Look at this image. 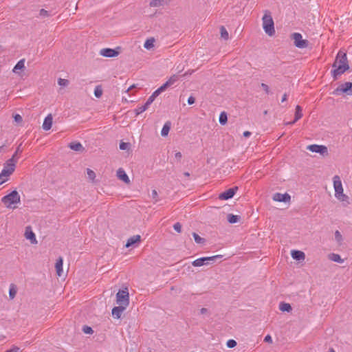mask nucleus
<instances>
[{
  "label": "nucleus",
  "mask_w": 352,
  "mask_h": 352,
  "mask_svg": "<svg viewBox=\"0 0 352 352\" xmlns=\"http://www.w3.org/2000/svg\"><path fill=\"white\" fill-rule=\"evenodd\" d=\"M332 67L334 68L331 71L333 77L334 79H337L338 76L349 69L346 54L339 51Z\"/></svg>",
  "instance_id": "obj_1"
},
{
  "label": "nucleus",
  "mask_w": 352,
  "mask_h": 352,
  "mask_svg": "<svg viewBox=\"0 0 352 352\" xmlns=\"http://www.w3.org/2000/svg\"><path fill=\"white\" fill-rule=\"evenodd\" d=\"M16 164L14 159H9L3 164V168L0 173L1 184L8 181V177L14 173Z\"/></svg>",
  "instance_id": "obj_2"
},
{
  "label": "nucleus",
  "mask_w": 352,
  "mask_h": 352,
  "mask_svg": "<svg viewBox=\"0 0 352 352\" xmlns=\"http://www.w3.org/2000/svg\"><path fill=\"white\" fill-rule=\"evenodd\" d=\"M21 198L16 190H13L1 198V202L8 208L15 209L16 204L20 203Z\"/></svg>",
  "instance_id": "obj_3"
},
{
  "label": "nucleus",
  "mask_w": 352,
  "mask_h": 352,
  "mask_svg": "<svg viewBox=\"0 0 352 352\" xmlns=\"http://www.w3.org/2000/svg\"><path fill=\"white\" fill-rule=\"evenodd\" d=\"M263 28L266 34L272 36L275 33L274 23L270 12L266 11L262 19Z\"/></svg>",
  "instance_id": "obj_4"
},
{
  "label": "nucleus",
  "mask_w": 352,
  "mask_h": 352,
  "mask_svg": "<svg viewBox=\"0 0 352 352\" xmlns=\"http://www.w3.org/2000/svg\"><path fill=\"white\" fill-rule=\"evenodd\" d=\"M333 187L335 190V197L340 201H344L348 199V196L343 193V188L341 179L338 175H335L333 178Z\"/></svg>",
  "instance_id": "obj_5"
},
{
  "label": "nucleus",
  "mask_w": 352,
  "mask_h": 352,
  "mask_svg": "<svg viewBox=\"0 0 352 352\" xmlns=\"http://www.w3.org/2000/svg\"><path fill=\"white\" fill-rule=\"evenodd\" d=\"M292 39L294 41V45L300 49L307 48L309 45V41L302 38L301 34L294 32L291 35Z\"/></svg>",
  "instance_id": "obj_6"
},
{
  "label": "nucleus",
  "mask_w": 352,
  "mask_h": 352,
  "mask_svg": "<svg viewBox=\"0 0 352 352\" xmlns=\"http://www.w3.org/2000/svg\"><path fill=\"white\" fill-rule=\"evenodd\" d=\"M116 302L119 305L127 307L129 303V296L127 289L120 290L116 294Z\"/></svg>",
  "instance_id": "obj_7"
},
{
  "label": "nucleus",
  "mask_w": 352,
  "mask_h": 352,
  "mask_svg": "<svg viewBox=\"0 0 352 352\" xmlns=\"http://www.w3.org/2000/svg\"><path fill=\"white\" fill-rule=\"evenodd\" d=\"M221 255H215L212 256H208V257H201L199 258L194 261H192V264L195 267H201L204 265H206L208 263L209 261H215L217 258H221Z\"/></svg>",
  "instance_id": "obj_8"
},
{
  "label": "nucleus",
  "mask_w": 352,
  "mask_h": 352,
  "mask_svg": "<svg viewBox=\"0 0 352 352\" xmlns=\"http://www.w3.org/2000/svg\"><path fill=\"white\" fill-rule=\"evenodd\" d=\"M307 148L313 153H320L322 156H327L328 155L327 147L324 145L311 144L309 145Z\"/></svg>",
  "instance_id": "obj_9"
},
{
  "label": "nucleus",
  "mask_w": 352,
  "mask_h": 352,
  "mask_svg": "<svg viewBox=\"0 0 352 352\" xmlns=\"http://www.w3.org/2000/svg\"><path fill=\"white\" fill-rule=\"evenodd\" d=\"M339 92L346 93L351 96L352 95V82H346L340 85L335 91L334 93L338 94Z\"/></svg>",
  "instance_id": "obj_10"
},
{
  "label": "nucleus",
  "mask_w": 352,
  "mask_h": 352,
  "mask_svg": "<svg viewBox=\"0 0 352 352\" xmlns=\"http://www.w3.org/2000/svg\"><path fill=\"white\" fill-rule=\"evenodd\" d=\"M238 190V187L235 186L234 188H229L228 190H226L225 192L221 193L219 195V198L221 200H228L229 199H231L234 195L235 192Z\"/></svg>",
  "instance_id": "obj_11"
},
{
  "label": "nucleus",
  "mask_w": 352,
  "mask_h": 352,
  "mask_svg": "<svg viewBox=\"0 0 352 352\" xmlns=\"http://www.w3.org/2000/svg\"><path fill=\"white\" fill-rule=\"evenodd\" d=\"M100 54L104 57L111 58L117 56L119 52L111 48H104L100 50Z\"/></svg>",
  "instance_id": "obj_12"
},
{
  "label": "nucleus",
  "mask_w": 352,
  "mask_h": 352,
  "mask_svg": "<svg viewBox=\"0 0 352 352\" xmlns=\"http://www.w3.org/2000/svg\"><path fill=\"white\" fill-rule=\"evenodd\" d=\"M273 199L279 202H287L290 201L291 197L287 192L284 194L276 192L274 195Z\"/></svg>",
  "instance_id": "obj_13"
},
{
  "label": "nucleus",
  "mask_w": 352,
  "mask_h": 352,
  "mask_svg": "<svg viewBox=\"0 0 352 352\" xmlns=\"http://www.w3.org/2000/svg\"><path fill=\"white\" fill-rule=\"evenodd\" d=\"M25 236L27 239L30 240V241L32 244L37 243L35 234L32 230V228L30 226H28L25 228Z\"/></svg>",
  "instance_id": "obj_14"
},
{
  "label": "nucleus",
  "mask_w": 352,
  "mask_h": 352,
  "mask_svg": "<svg viewBox=\"0 0 352 352\" xmlns=\"http://www.w3.org/2000/svg\"><path fill=\"white\" fill-rule=\"evenodd\" d=\"M126 307L119 305L113 308L111 314L114 318H120Z\"/></svg>",
  "instance_id": "obj_15"
},
{
  "label": "nucleus",
  "mask_w": 352,
  "mask_h": 352,
  "mask_svg": "<svg viewBox=\"0 0 352 352\" xmlns=\"http://www.w3.org/2000/svg\"><path fill=\"white\" fill-rule=\"evenodd\" d=\"M52 120L53 118L52 114H49L47 117H45L42 126L43 130L48 131L51 129L52 125Z\"/></svg>",
  "instance_id": "obj_16"
},
{
  "label": "nucleus",
  "mask_w": 352,
  "mask_h": 352,
  "mask_svg": "<svg viewBox=\"0 0 352 352\" xmlns=\"http://www.w3.org/2000/svg\"><path fill=\"white\" fill-rule=\"evenodd\" d=\"M117 177L120 180L123 181L126 184H129V182H130V180H129V178L128 175H126L125 171L122 168H120L117 170Z\"/></svg>",
  "instance_id": "obj_17"
},
{
  "label": "nucleus",
  "mask_w": 352,
  "mask_h": 352,
  "mask_svg": "<svg viewBox=\"0 0 352 352\" xmlns=\"http://www.w3.org/2000/svg\"><path fill=\"white\" fill-rule=\"evenodd\" d=\"M153 103V102L151 100H150L149 98L147 99L146 102H145V104H144V105L141 106V107H138L135 109V114L136 116L143 113L144 111H145L148 107Z\"/></svg>",
  "instance_id": "obj_18"
},
{
  "label": "nucleus",
  "mask_w": 352,
  "mask_h": 352,
  "mask_svg": "<svg viewBox=\"0 0 352 352\" xmlns=\"http://www.w3.org/2000/svg\"><path fill=\"white\" fill-rule=\"evenodd\" d=\"M291 254L292 258L297 261L304 260L305 258V253L300 250H292Z\"/></svg>",
  "instance_id": "obj_19"
},
{
  "label": "nucleus",
  "mask_w": 352,
  "mask_h": 352,
  "mask_svg": "<svg viewBox=\"0 0 352 352\" xmlns=\"http://www.w3.org/2000/svg\"><path fill=\"white\" fill-rule=\"evenodd\" d=\"M140 235H133V236L130 237L125 245L126 248H129L132 246L133 245L138 243L140 241Z\"/></svg>",
  "instance_id": "obj_20"
},
{
  "label": "nucleus",
  "mask_w": 352,
  "mask_h": 352,
  "mask_svg": "<svg viewBox=\"0 0 352 352\" xmlns=\"http://www.w3.org/2000/svg\"><path fill=\"white\" fill-rule=\"evenodd\" d=\"M69 147L73 151H80V152L83 151L85 149L84 147L82 146V144L78 142H71L69 144Z\"/></svg>",
  "instance_id": "obj_21"
},
{
  "label": "nucleus",
  "mask_w": 352,
  "mask_h": 352,
  "mask_svg": "<svg viewBox=\"0 0 352 352\" xmlns=\"http://www.w3.org/2000/svg\"><path fill=\"white\" fill-rule=\"evenodd\" d=\"M63 260L62 257H59L56 262L55 267L56 270L57 275L58 276H61L63 273Z\"/></svg>",
  "instance_id": "obj_22"
},
{
  "label": "nucleus",
  "mask_w": 352,
  "mask_h": 352,
  "mask_svg": "<svg viewBox=\"0 0 352 352\" xmlns=\"http://www.w3.org/2000/svg\"><path fill=\"white\" fill-rule=\"evenodd\" d=\"M178 76L174 74L170 76V78L162 85L166 89L167 87L174 85L178 80Z\"/></svg>",
  "instance_id": "obj_23"
},
{
  "label": "nucleus",
  "mask_w": 352,
  "mask_h": 352,
  "mask_svg": "<svg viewBox=\"0 0 352 352\" xmlns=\"http://www.w3.org/2000/svg\"><path fill=\"white\" fill-rule=\"evenodd\" d=\"M166 89L162 85L157 89H156L151 96H149L150 100L153 102L157 96H158L162 92L164 91Z\"/></svg>",
  "instance_id": "obj_24"
},
{
  "label": "nucleus",
  "mask_w": 352,
  "mask_h": 352,
  "mask_svg": "<svg viewBox=\"0 0 352 352\" xmlns=\"http://www.w3.org/2000/svg\"><path fill=\"white\" fill-rule=\"evenodd\" d=\"M168 0H153L150 2L151 7H160L167 4Z\"/></svg>",
  "instance_id": "obj_25"
},
{
  "label": "nucleus",
  "mask_w": 352,
  "mask_h": 352,
  "mask_svg": "<svg viewBox=\"0 0 352 352\" xmlns=\"http://www.w3.org/2000/svg\"><path fill=\"white\" fill-rule=\"evenodd\" d=\"M25 69V59H21L18 63L16 64V65L14 67L12 72L14 73H17L18 70H22Z\"/></svg>",
  "instance_id": "obj_26"
},
{
  "label": "nucleus",
  "mask_w": 352,
  "mask_h": 352,
  "mask_svg": "<svg viewBox=\"0 0 352 352\" xmlns=\"http://www.w3.org/2000/svg\"><path fill=\"white\" fill-rule=\"evenodd\" d=\"M329 258L332 261H334V262H336L338 263H342L344 262V259H342L341 258V256L338 254L331 253L329 255Z\"/></svg>",
  "instance_id": "obj_27"
},
{
  "label": "nucleus",
  "mask_w": 352,
  "mask_h": 352,
  "mask_svg": "<svg viewBox=\"0 0 352 352\" xmlns=\"http://www.w3.org/2000/svg\"><path fill=\"white\" fill-rule=\"evenodd\" d=\"M16 293H17V287L16 286L12 283L10 284V289H9V297L10 299H14L16 295Z\"/></svg>",
  "instance_id": "obj_28"
},
{
  "label": "nucleus",
  "mask_w": 352,
  "mask_h": 352,
  "mask_svg": "<svg viewBox=\"0 0 352 352\" xmlns=\"http://www.w3.org/2000/svg\"><path fill=\"white\" fill-rule=\"evenodd\" d=\"M170 125H171V124L170 122H166L164 124V125L163 126L162 129L161 131V135L162 136L165 137V136L168 135L170 129Z\"/></svg>",
  "instance_id": "obj_29"
},
{
  "label": "nucleus",
  "mask_w": 352,
  "mask_h": 352,
  "mask_svg": "<svg viewBox=\"0 0 352 352\" xmlns=\"http://www.w3.org/2000/svg\"><path fill=\"white\" fill-rule=\"evenodd\" d=\"M279 309L282 311L290 312L292 308L290 304L282 302L279 305Z\"/></svg>",
  "instance_id": "obj_30"
},
{
  "label": "nucleus",
  "mask_w": 352,
  "mask_h": 352,
  "mask_svg": "<svg viewBox=\"0 0 352 352\" xmlns=\"http://www.w3.org/2000/svg\"><path fill=\"white\" fill-rule=\"evenodd\" d=\"M241 219V217L239 215H234L232 214H229L228 215V221L230 223H235L239 221Z\"/></svg>",
  "instance_id": "obj_31"
},
{
  "label": "nucleus",
  "mask_w": 352,
  "mask_h": 352,
  "mask_svg": "<svg viewBox=\"0 0 352 352\" xmlns=\"http://www.w3.org/2000/svg\"><path fill=\"white\" fill-rule=\"evenodd\" d=\"M302 117V108L300 106L297 105L296 107L294 122H297Z\"/></svg>",
  "instance_id": "obj_32"
},
{
  "label": "nucleus",
  "mask_w": 352,
  "mask_h": 352,
  "mask_svg": "<svg viewBox=\"0 0 352 352\" xmlns=\"http://www.w3.org/2000/svg\"><path fill=\"white\" fill-rule=\"evenodd\" d=\"M21 144H20L19 145V146L16 148V151L14 152V153L13 154V155L12 156V157L10 159H14V162L17 163L18 160H19V155H20L21 153H22V150L21 148Z\"/></svg>",
  "instance_id": "obj_33"
},
{
  "label": "nucleus",
  "mask_w": 352,
  "mask_h": 352,
  "mask_svg": "<svg viewBox=\"0 0 352 352\" xmlns=\"http://www.w3.org/2000/svg\"><path fill=\"white\" fill-rule=\"evenodd\" d=\"M228 120L227 114L225 112H221L219 116V123L222 125H224L226 124Z\"/></svg>",
  "instance_id": "obj_34"
},
{
  "label": "nucleus",
  "mask_w": 352,
  "mask_h": 352,
  "mask_svg": "<svg viewBox=\"0 0 352 352\" xmlns=\"http://www.w3.org/2000/svg\"><path fill=\"white\" fill-rule=\"evenodd\" d=\"M154 38L147 39L144 44V47L147 50H150L154 46Z\"/></svg>",
  "instance_id": "obj_35"
},
{
  "label": "nucleus",
  "mask_w": 352,
  "mask_h": 352,
  "mask_svg": "<svg viewBox=\"0 0 352 352\" xmlns=\"http://www.w3.org/2000/svg\"><path fill=\"white\" fill-rule=\"evenodd\" d=\"M220 32H221V37L225 40H228L229 38V34H228V32L227 30L226 29V28L223 26H221L220 28Z\"/></svg>",
  "instance_id": "obj_36"
},
{
  "label": "nucleus",
  "mask_w": 352,
  "mask_h": 352,
  "mask_svg": "<svg viewBox=\"0 0 352 352\" xmlns=\"http://www.w3.org/2000/svg\"><path fill=\"white\" fill-rule=\"evenodd\" d=\"M102 87L100 85H98L95 87V89H94V96L99 98L102 96Z\"/></svg>",
  "instance_id": "obj_37"
},
{
  "label": "nucleus",
  "mask_w": 352,
  "mask_h": 352,
  "mask_svg": "<svg viewBox=\"0 0 352 352\" xmlns=\"http://www.w3.org/2000/svg\"><path fill=\"white\" fill-rule=\"evenodd\" d=\"M192 236L194 237L195 241L197 243L201 244V243H204L205 242V239L204 238H201V236H199L197 233L193 232Z\"/></svg>",
  "instance_id": "obj_38"
},
{
  "label": "nucleus",
  "mask_w": 352,
  "mask_h": 352,
  "mask_svg": "<svg viewBox=\"0 0 352 352\" xmlns=\"http://www.w3.org/2000/svg\"><path fill=\"white\" fill-rule=\"evenodd\" d=\"M87 174L88 175V177L89 179H91V181H94L96 178V173H94V170H92L90 168H87Z\"/></svg>",
  "instance_id": "obj_39"
},
{
  "label": "nucleus",
  "mask_w": 352,
  "mask_h": 352,
  "mask_svg": "<svg viewBox=\"0 0 352 352\" xmlns=\"http://www.w3.org/2000/svg\"><path fill=\"white\" fill-rule=\"evenodd\" d=\"M58 84L60 86L66 87L69 85V81L66 79L59 78L58 80Z\"/></svg>",
  "instance_id": "obj_40"
},
{
  "label": "nucleus",
  "mask_w": 352,
  "mask_h": 352,
  "mask_svg": "<svg viewBox=\"0 0 352 352\" xmlns=\"http://www.w3.org/2000/svg\"><path fill=\"white\" fill-rule=\"evenodd\" d=\"M129 146H130V144L129 143H126V142H120V150H127L129 148Z\"/></svg>",
  "instance_id": "obj_41"
},
{
  "label": "nucleus",
  "mask_w": 352,
  "mask_h": 352,
  "mask_svg": "<svg viewBox=\"0 0 352 352\" xmlns=\"http://www.w3.org/2000/svg\"><path fill=\"white\" fill-rule=\"evenodd\" d=\"M335 239L338 242H340L342 240V234H340V232L338 230H336L335 232Z\"/></svg>",
  "instance_id": "obj_42"
},
{
  "label": "nucleus",
  "mask_w": 352,
  "mask_h": 352,
  "mask_svg": "<svg viewBox=\"0 0 352 352\" xmlns=\"http://www.w3.org/2000/svg\"><path fill=\"white\" fill-rule=\"evenodd\" d=\"M236 345V342L234 340H229L227 342V346L228 348H233Z\"/></svg>",
  "instance_id": "obj_43"
},
{
  "label": "nucleus",
  "mask_w": 352,
  "mask_h": 352,
  "mask_svg": "<svg viewBox=\"0 0 352 352\" xmlns=\"http://www.w3.org/2000/svg\"><path fill=\"white\" fill-rule=\"evenodd\" d=\"M151 197L155 199V202L158 201V194L156 190H153L151 192Z\"/></svg>",
  "instance_id": "obj_44"
},
{
  "label": "nucleus",
  "mask_w": 352,
  "mask_h": 352,
  "mask_svg": "<svg viewBox=\"0 0 352 352\" xmlns=\"http://www.w3.org/2000/svg\"><path fill=\"white\" fill-rule=\"evenodd\" d=\"M39 15L42 17H47L49 16V12L45 9H41L39 12Z\"/></svg>",
  "instance_id": "obj_45"
},
{
  "label": "nucleus",
  "mask_w": 352,
  "mask_h": 352,
  "mask_svg": "<svg viewBox=\"0 0 352 352\" xmlns=\"http://www.w3.org/2000/svg\"><path fill=\"white\" fill-rule=\"evenodd\" d=\"M173 228L177 232H181V231H182V225L179 222H177V223L174 224Z\"/></svg>",
  "instance_id": "obj_46"
},
{
  "label": "nucleus",
  "mask_w": 352,
  "mask_h": 352,
  "mask_svg": "<svg viewBox=\"0 0 352 352\" xmlns=\"http://www.w3.org/2000/svg\"><path fill=\"white\" fill-rule=\"evenodd\" d=\"M82 330L85 333H93L92 329L88 326H84Z\"/></svg>",
  "instance_id": "obj_47"
},
{
  "label": "nucleus",
  "mask_w": 352,
  "mask_h": 352,
  "mask_svg": "<svg viewBox=\"0 0 352 352\" xmlns=\"http://www.w3.org/2000/svg\"><path fill=\"white\" fill-rule=\"evenodd\" d=\"M14 119L16 123H21L23 121V118L19 114H16L14 116Z\"/></svg>",
  "instance_id": "obj_48"
},
{
  "label": "nucleus",
  "mask_w": 352,
  "mask_h": 352,
  "mask_svg": "<svg viewBox=\"0 0 352 352\" xmlns=\"http://www.w3.org/2000/svg\"><path fill=\"white\" fill-rule=\"evenodd\" d=\"M261 87L263 89V90L267 93L269 94L270 89L267 85L265 83H261Z\"/></svg>",
  "instance_id": "obj_49"
},
{
  "label": "nucleus",
  "mask_w": 352,
  "mask_h": 352,
  "mask_svg": "<svg viewBox=\"0 0 352 352\" xmlns=\"http://www.w3.org/2000/svg\"><path fill=\"white\" fill-rule=\"evenodd\" d=\"M264 341L265 342H268V343H272V338L271 337V336L270 335H267L265 338H264Z\"/></svg>",
  "instance_id": "obj_50"
},
{
  "label": "nucleus",
  "mask_w": 352,
  "mask_h": 352,
  "mask_svg": "<svg viewBox=\"0 0 352 352\" xmlns=\"http://www.w3.org/2000/svg\"><path fill=\"white\" fill-rule=\"evenodd\" d=\"M195 98L192 96H190L188 98V104H192L195 103Z\"/></svg>",
  "instance_id": "obj_51"
},
{
  "label": "nucleus",
  "mask_w": 352,
  "mask_h": 352,
  "mask_svg": "<svg viewBox=\"0 0 352 352\" xmlns=\"http://www.w3.org/2000/svg\"><path fill=\"white\" fill-rule=\"evenodd\" d=\"M182 157V155L180 152H176L175 153V157L178 160V161H180L181 158Z\"/></svg>",
  "instance_id": "obj_52"
},
{
  "label": "nucleus",
  "mask_w": 352,
  "mask_h": 352,
  "mask_svg": "<svg viewBox=\"0 0 352 352\" xmlns=\"http://www.w3.org/2000/svg\"><path fill=\"white\" fill-rule=\"evenodd\" d=\"M19 348L14 346L12 349L7 350L6 352H19Z\"/></svg>",
  "instance_id": "obj_53"
},
{
  "label": "nucleus",
  "mask_w": 352,
  "mask_h": 352,
  "mask_svg": "<svg viewBox=\"0 0 352 352\" xmlns=\"http://www.w3.org/2000/svg\"><path fill=\"white\" fill-rule=\"evenodd\" d=\"M208 312V309L206 308H201L200 309V314H205Z\"/></svg>",
  "instance_id": "obj_54"
},
{
  "label": "nucleus",
  "mask_w": 352,
  "mask_h": 352,
  "mask_svg": "<svg viewBox=\"0 0 352 352\" xmlns=\"http://www.w3.org/2000/svg\"><path fill=\"white\" fill-rule=\"evenodd\" d=\"M251 135V133L250 131H245L243 133V136L245 138H249Z\"/></svg>",
  "instance_id": "obj_55"
},
{
  "label": "nucleus",
  "mask_w": 352,
  "mask_h": 352,
  "mask_svg": "<svg viewBox=\"0 0 352 352\" xmlns=\"http://www.w3.org/2000/svg\"><path fill=\"white\" fill-rule=\"evenodd\" d=\"M287 98V95L286 94H285L283 96V98H282V100L281 101L283 102H285Z\"/></svg>",
  "instance_id": "obj_56"
},
{
  "label": "nucleus",
  "mask_w": 352,
  "mask_h": 352,
  "mask_svg": "<svg viewBox=\"0 0 352 352\" xmlns=\"http://www.w3.org/2000/svg\"><path fill=\"white\" fill-rule=\"evenodd\" d=\"M134 87H135V85H133L130 86V87L128 88L127 91H129L130 90H131V89H132L133 88H134Z\"/></svg>",
  "instance_id": "obj_57"
},
{
  "label": "nucleus",
  "mask_w": 352,
  "mask_h": 352,
  "mask_svg": "<svg viewBox=\"0 0 352 352\" xmlns=\"http://www.w3.org/2000/svg\"><path fill=\"white\" fill-rule=\"evenodd\" d=\"M184 175L186 176V177H189L190 176V173L188 172H185L184 173Z\"/></svg>",
  "instance_id": "obj_58"
},
{
  "label": "nucleus",
  "mask_w": 352,
  "mask_h": 352,
  "mask_svg": "<svg viewBox=\"0 0 352 352\" xmlns=\"http://www.w3.org/2000/svg\"><path fill=\"white\" fill-rule=\"evenodd\" d=\"M295 122H294V120L293 121H291V122H287V124H294Z\"/></svg>",
  "instance_id": "obj_59"
},
{
  "label": "nucleus",
  "mask_w": 352,
  "mask_h": 352,
  "mask_svg": "<svg viewBox=\"0 0 352 352\" xmlns=\"http://www.w3.org/2000/svg\"><path fill=\"white\" fill-rule=\"evenodd\" d=\"M329 352H336L333 349H331Z\"/></svg>",
  "instance_id": "obj_60"
},
{
  "label": "nucleus",
  "mask_w": 352,
  "mask_h": 352,
  "mask_svg": "<svg viewBox=\"0 0 352 352\" xmlns=\"http://www.w3.org/2000/svg\"><path fill=\"white\" fill-rule=\"evenodd\" d=\"M1 150H3V146L0 147V152L1 151Z\"/></svg>",
  "instance_id": "obj_61"
}]
</instances>
